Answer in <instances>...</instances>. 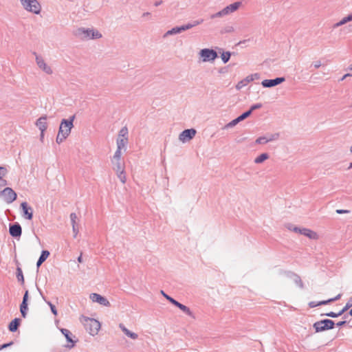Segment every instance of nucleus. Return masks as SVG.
<instances>
[{
  "instance_id": "nucleus-1",
  "label": "nucleus",
  "mask_w": 352,
  "mask_h": 352,
  "mask_svg": "<svg viewBox=\"0 0 352 352\" xmlns=\"http://www.w3.org/2000/svg\"><path fill=\"white\" fill-rule=\"evenodd\" d=\"M22 8L27 12L34 14H39L41 6L38 0H18Z\"/></svg>"
},
{
  "instance_id": "nucleus-2",
  "label": "nucleus",
  "mask_w": 352,
  "mask_h": 352,
  "mask_svg": "<svg viewBox=\"0 0 352 352\" xmlns=\"http://www.w3.org/2000/svg\"><path fill=\"white\" fill-rule=\"evenodd\" d=\"M87 331L91 336L98 334L100 329V323L96 319L85 317L82 321Z\"/></svg>"
},
{
  "instance_id": "nucleus-3",
  "label": "nucleus",
  "mask_w": 352,
  "mask_h": 352,
  "mask_svg": "<svg viewBox=\"0 0 352 352\" xmlns=\"http://www.w3.org/2000/svg\"><path fill=\"white\" fill-rule=\"evenodd\" d=\"M76 35L82 39H94L102 37V34L93 29L78 28L76 30Z\"/></svg>"
},
{
  "instance_id": "nucleus-4",
  "label": "nucleus",
  "mask_w": 352,
  "mask_h": 352,
  "mask_svg": "<svg viewBox=\"0 0 352 352\" xmlns=\"http://www.w3.org/2000/svg\"><path fill=\"white\" fill-rule=\"evenodd\" d=\"M75 118V115H73L69 119H63L60 122L58 131L63 133V134L69 136L74 127L73 123Z\"/></svg>"
},
{
  "instance_id": "nucleus-5",
  "label": "nucleus",
  "mask_w": 352,
  "mask_h": 352,
  "mask_svg": "<svg viewBox=\"0 0 352 352\" xmlns=\"http://www.w3.org/2000/svg\"><path fill=\"white\" fill-rule=\"evenodd\" d=\"M113 168L122 184L126 182V178L124 173V163L121 160H111Z\"/></svg>"
},
{
  "instance_id": "nucleus-6",
  "label": "nucleus",
  "mask_w": 352,
  "mask_h": 352,
  "mask_svg": "<svg viewBox=\"0 0 352 352\" xmlns=\"http://www.w3.org/2000/svg\"><path fill=\"white\" fill-rule=\"evenodd\" d=\"M202 62H213L217 58V53L212 49L204 48L199 52Z\"/></svg>"
},
{
  "instance_id": "nucleus-7",
  "label": "nucleus",
  "mask_w": 352,
  "mask_h": 352,
  "mask_svg": "<svg viewBox=\"0 0 352 352\" xmlns=\"http://www.w3.org/2000/svg\"><path fill=\"white\" fill-rule=\"evenodd\" d=\"M334 322L329 319H324L314 324V327L316 332L323 331L331 329L334 327Z\"/></svg>"
},
{
  "instance_id": "nucleus-8",
  "label": "nucleus",
  "mask_w": 352,
  "mask_h": 352,
  "mask_svg": "<svg viewBox=\"0 0 352 352\" xmlns=\"http://www.w3.org/2000/svg\"><path fill=\"white\" fill-rule=\"evenodd\" d=\"M1 197L8 204H11L16 199V192L9 187H6L0 192Z\"/></svg>"
},
{
  "instance_id": "nucleus-9",
  "label": "nucleus",
  "mask_w": 352,
  "mask_h": 352,
  "mask_svg": "<svg viewBox=\"0 0 352 352\" xmlns=\"http://www.w3.org/2000/svg\"><path fill=\"white\" fill-rule=\"evenodd\" d=\"M35 60L38 68L41 69L43 72H45L46 74L51 75L53 74V70L52 67L46 63L43 57L36 55Z\"/></svg>"
},
{
  "instance_id": "nucleus-10",
  "label": "nucleus",
  "mask_w": 352,
  "mask_h": 352,
  "mask_svg": "<svg viewBox=\"0 0 352 352\" xmlns=\"http://www.w3.org/2000/svg\"><path fill=\"white\" fill-rule=\"evenodd\" d=\"M279 138V133H270L265 136L259 137L256 140V143L258 144H265L270 142L276 141Z\"/></svg>"
},
{
  "instance_id": "nucleus-11",
  "label": "nucleus",
  "mask_w": 352,
  "mask_h": 352,
  "mask_svg": "<svg viewBox=\"0 0 352 352\" xmlns=\"http://www.w3.org/2000/svg\"><path fill=\"white\" fill-rule=\"evenodd\" d=\"M285 81V78L284 77H278V78H276L274 79L263 80L261 82V85L263 87L270 88V87H275Z\"/></svg>"
},
{
  "instance_id": "nucleus-12",
  "label": "nucleus",
  "mask_w": 352,
  "mask_h": 352,
  "mask_svg": "<svg viewBox=\"0 0 352 352\" xmlns=\"http://www.w3.org/2000/svg\"><path fill=\"white\" fill-rule=\"evenodd\" d=\"M196 134V130L194 129H185L183 131L179 136L180 141L186 142L194 138Z\"/></svg>"
},
{
  "instance_id": "nucleus-13",
  "label": "nucleus",
  "mask_w": 352,
  "mask_h": 352,
  "mask_svg": "<svg viewBox=\"0 0 352 352\" xmlns=\"http://www.w3.org/2000/svg\"><path fill=\"white\" fill-rule=\"evenodd\" d=\"M89 298L94 302H98V304L105 306V307L110 306L109 301L106 298L102 296L101 295H100L98 294H96V293L91 294Z\"/></svg>"
},
{
  "instance_id": "nucleus-14",
  "label": "nucleus",
  "mask_w": 352,
  "mask_h": 352,
  "mask_svg": "<svg viewBox=\"0 0 352 352\" xmlns=\"http://www.w3.org/2000/svg\"><path fill=\"white\" fill-rule=\"evenodd\" d=\"M21 208L23 211V217L28 220L32 219L33 217V209L29 206L27 202H22L21 204Z\"/></svg>"
},
{
  "instance_id": "nucleus-15",
  "label": "nucleus",
  "mask_w": 352,
  "mask_h": 352,
  "mask_svg": "<svg viewBox=\"0 0 352 352\" xmlns=\"http://www.w3.org/2000/svg\"><path fill=\"white\" fill-rule=\"evenodd\" d=\"M9 232L13 237H20L22 234V229L19 223H15L10 225Z\"/></svg>"
},
{
  "instance_id": "nucleus-16",
  "label": "nucleus",
  "mask_w": 352,
  "mask_h": 352,
  "mask_svg": "<svg viewBox=\"0 0 352 352\" xmlns=\"http://www.w3.org/2000/svg\"><path fill=\"white\" fill-rule=\"evenodd\" d=\"M241 5H242V3L241 1H236L232 4L227 6L226 7H225L223 8L226 15H228L231 13L234 12L240 8V6Z\"/></svg>"
},
{
  "instance_id": "nucleus-17",
  "label": "nucleus",
  "mask_w": 352,
  "mask_h": 352,
  "mask_svg": "<svg viewBox=\"0 0 352 352\" xmlns=\"http://www.w3.org/2000/svg\"><path fill=\"white\" fill-rule=\"evenodd\" d=\"M41 132H45L47 128V116L40 117L35 123Z\"/></svg>"
},
{
  "instance_id": "nucleus-18",
  "label": "nucleus",
  "mask_w": 352,
  "mask_h": 352,
  "mask_svg": "<svg viewBox=\"0 0 352 352\" xmlns=\"http://www.w3.org/2000/svg\"><path fill=\"white\" fill-rule=\"evenodd\" d=\"M300 234L305 235L311 239H318V235L316 232L307 228H301V230H300Z\"/></svg>"
},
{
  "instance_id": "nucleus-19",
  "label": "nucleus",
  "mask_w": 352,
  "mask_h": 352,
  "mask_svg": "<svg viewBox=\"0 0 352 352\" xmlns=\"http://www.w3.org/2000/svg\"><path fill=\"white\" fill-rule=\"evenodd\" d=\"M286 274H287V277H289L293 280V281L294 282V283L296 285L299 286L300 288L303 287V284H302V280L299 276H298L297 274H295L294 273H291V272L286 273Z\"/></svg>"
},
{
  "instance_id": "nucleus-20",
  "label": "nucleus",
  "mask_w": 352,
  "mask_h": 352,
  "mask_svg": "<svg viewBox=\"0 0 352 352\" xmlns=\"http://www.w3.org/2000/svg\"><path fill=\"white\" fill-rule=\"evenodd\" d=\"M119 327L126 336L131 338V339L136 340L138 338V335L137 333L129 331L123 324H120Z\"/></svg>"
},
{
  "instance_id": "nucleus-21",
  "label": "nucleus",
  "mask_w": 352,
  "mask_h": 352,
  "mask_svg": "<svg viewBox=\"0 0 352 352\" xmlns=\"http://www.w3.org/2000/svg\"><path fill=\"white\" fill-rule=\"evenodd\" d=\"M60 331L65 336V338L67 339V342H71V345H68L67 346L69 348H72L74 346V341L72 340V333L71 331L67 329H61Z\"/></svg>"
},
{
  "instance_id": "nucleus-22",
  "label": "nucleus",
  "mask_w": 352,
  "mask_h": 352,
  "mask_svg": "<svg viewBox=\"0 0 352 352\" xmlns=\"http://www.w3.org/2000/svg\"><path fill=\"white\" fill-rule=\"evenodd\" d=\"M76 219H77V215L76 213H72L70 214V219L72 221V230H73L74 238H76L77 236L78 233V228H77L76 222Z\"/></svg>"
},
{
  "instance_id": "nucleus-23",
  "label": "nucleus",
  "mask_w": 352,
  "mask_h": 352,
  "mask_svg": "<svg viewBox=\"0 0 352 352\" xmlns=\"http://www.w3.org/2000/svg\"><path fill=\"white\" fill-rule=\"evenodd\" d=\"M182 29L181 26H176L173 28L172 29L168 30L163 36L164 38H166L169 36L180 34L182 32Z\"/></svg>"
},
{
  "instance_id": "nucleus-24",
  "label": "nucleus",
  "mask_w": 352,
  "mask_h": 352,
  "mask_svg": "<svg viewBox=\"0 0 352 352\" xmlns=\"http://www.w3.org/2000/svg\"><path fill=\"white\" fill-rule=\"evenodd\" d=\"M341 294H338L337 295L335 298H330L327 300H323V301H320L319 302L318 304H315L314 302H311L309 303V305L311 307H314L317 305H327L329 302H331L333 301H335V300H339L340 298H341Z\"/></svg>"
},
{
  "instance_id": "nucleus-25",
  "label": "nucleus",
  "mask_w": 352,
  "mask_h": 352,
  "mask_svg": "<svg viewBox=\"0 0 352 352\" xmlns=\"http://www.w3.org/2000/svg\"><path fill=\"white\" fill-rule=\"evenodd\" d=\"M129 131L128 129L126 126L122 127L118 133V136L117 140H129Z\"/></svg>"
},
{
  "instance_id": "nucleus-26",
  "label": "nucleus",
  "mask_w": 352,
  "mask_h": 352,
  "mask_svg": "<svg viewBox=\"0 0 352 352\" xmlns=\"http://www.w3.org/2000/svg\"><path fill=\"white\" fill-rule=\"evenodd\" d=\"M50 255V252L47 250H43L36 263L37 267H39L41 265L47 258Z\"/></svg>"
},
{
  "instance_id": "nucleus-27",
  "label": "nucleus",
  "mask_w": 352,
  "mask_h": 352,
  "mask_svg": "<svg viewBox=\"0 0 352 352\" xmlns=\"http://www.w3.org/2000/svg\"><path fill=\"white\" fill-rule=\"evenodd\" d=\"M20 319L15 318L10 323L8 329L11 332H14L18 329Z\"/></svg>"
},
{
  "instance_id": "nucleus-28",
  "label": "nucleus",
  "mask_w": 352,
  "mask_h": 352,
  "mask_svg": "<svg viewBox=\"0 0 352 352\" xmlns=\"http://www.w3.org/2000/svg\"><path fill=\"white\" fill-rule=\"evenodd\" d=\"M177 307H178L179 309H180L183 312H184L185 314H186L188 316H191L192 317L193 315H192V312L190 311V309L186 307V305L180 303V302H177V305H175Z\"/></svg>"
},
{
  "instance_id": "nucleus-29",
  "label": "nucleus",
  "mask_w": 352,
  "mask_h": 352,
  "mask_svg": "<svg viewBox=\"0 0 352 352\" xmlns=\"http://www.w3.org/2000/svg\"><path fill=\"white\" fill-rule=\"evenodd\" d=\"M250 82H251V81L250 79L249 78V76H248L244 79L241 80L237 83V85H236V89L237 90H240Z\"/></svg>"
},
{
  "instance_id": "nucleus-30",
  "label": "nucleus",
  "mask_w": 352,
  "mask_h": 352,
  "mask_svg": "<svg viewBox=\"0 0 352 352\" xmlns=\"http://www.w3.org/2000/svg\"><path fill=\"white\" fill-rule=\"evenodd\" d=\"M269 158V155L266 153H262L254 159L255 164H261Z\"/></svg>"
},
{
  "instance_id": "nucleus-31",
  "label": "nucleus",
  "mask_w": 352,
  "mask_h": 352,
  "mask_svg": "<svg viewBox=\"0 0 352 352\" xmlns=\"http://www.w3.org/2000/svg\"><path fill=\"white\" fill-rule=\"evenodd\" d=\"M129 140H117L116 144L117 148L125 151L126 149V145L128 144Z\"/></svg>"
},
{
  "instance_id": "nucleus-32",
  "label": "nucleus",
  "mask_w": 352,
  "mask_h": 352,
  "mask_svg": "<svg viewBox=\"0 0 352 352\" xmlns=\"http://www.w3.org/2000/svg\"><path fill=\"white\" fill-rule=\"evenodd\" d=\"M28 309V302H21V304L20 305V311L21 313V316L23 318L26 317Z\"/></svg>"
},
{
  "instance_id": "nucleus-33",
  "label": "nucleus",
  "mask_w": 352,
  "mask_h": 352,
  "mask_svg": "<svg viewBox=\"0 0 352 352\" xmlns=\"http://www.w3.org/2000/svg\"><path fill=\"white\" fill-rule=\"evenodd\" d=\"M235 32V28L232 25H226L221 31V34H231Z\"/></svg>"
},
{
  "instance_id": "nucleus-34",
  "label": "nucleus",
  "mask_w": 352,
  "mask_h": 352,
  "mask_svg": "<svg viewBox=\"0 0 352 352\" xmlns=\"http://www.w3.org/2000/svg\"><path fill=\"white\" fill-rule=\"evenodd\" d=\"M68 136L63 134V133L60 132L58 131V134H57V136H56V143L58 144H60L62 143Z\"/></svg>"
},
{
  "instance_id": "nucleus-35",
  "label": "nucleus",
  "mask_w": 352,
  "mask_h": 352,
  "mask_svg": "<svg viewBox=\"0 0 352 352\" xmlns=\"http://www.w3.org/2000/svg\"><path fill=\"white\" fill-rule=\"evenodd\" d=\"M239 122H240V121L239 120V119L236 118V119L232 120L231 122H230L229 123H228L227 124H226L223 127L224 129H230V128H232V127H234V126H236Z\"/></svg>"
},
{
  "instance_id": "nucleus-36",
  "label": "nucleus",
  "mask_w": 352,
  "mask_h": 352,
  "mask_svg": "<svg viewBox=\"0 0 352 352\" xmlns=\"http://www.w3.org/2000/svg\"><path fill=\"white\" fill-rule=\"evenodd\" d=\"M230 56H231V54L230 52H223L221 56L222 61L224 63H226L227 62H228V60L230 58Z\"/></svg>"
},
{
  "instance_id": "nucleus-37",
  "label": "nucleus",
  "mask_w": 352,
  "mask_h": 352,
  "mask_svg": "<svg viewBox=\"0 0 352 352\" xmlns=\"http://www.w3.org/2000/svg\"><path fill=\"white\" fill-rule=\"evenodd\" d=\"M8 170L6 166H0V180H1L8 174Z\"/></svg>"
},
{
  "instance_id": "nucleus-38",
  "label": "nucleus",
  "mask_w": 352,
  "mask_h": 352,
  "mask_svg": "<svg viewBox=\"0 0 352 352\" xmlns=\"http://www.w3.org/2000/svg\"><path fill=\"white\" fill-rule=\"evenodd\" d=\"M161 293L173 305H174L175 306L177 305V303L178 302V301H177L176 300H175L174 298H173L172 297L169 296L168 295H167L166 294H165L164 292V291H161Z\"/></svg>"
},
{
  "instance_id": "nucleus-39",
  "label": "nucleus",
  "mask_w": 352,
  "mask_h": 352,
  "mask_svg": "<svg viewBox=\"0 0 352 352\" xmlns=\"http://www.w3.org/2000/svg\"><path fill=\"white\" fill-rule=\"evenodd\" d=\"M16 278L19 281H21L22 283H23V281H24L23 275L22 270L20 267H18L16 269Z\"/></svg>"
},
{
  "instance_id": "nucleus-40",
  "label": "nucleus",
  "mask_w": 352,
  "mask_h": 352,
  "mask_svg": "<svg viewBox=\"0 0 352 352\" xmlns=\"http://www.w3.org/2000/svg\"><path fill=\"white\" fill-rule=\"evenodd\" d=\"M122 150L117 148L111 160H121Z\"/></svg>"
},
{
  "instance_id": "nucleus-41",
  "label": "nucleus",
  "mask_w": 352,
  "mask_h": 352,
  "mask_svg": "<svg viewBox=\"0 0 352 352\" xmlns=\"http://www.w3.org/2000/svg\"><path fill=\"white\" fill-rule=\"evenodd\" d=\"M226 16L225 12H224V10L223 9H222L221 10L216 12L215 14H213L210 16V18L211 19H214V18H217V17H222V16Z\"/></svg>"
},
{
  "instance_id": "nucleus-42",
  "label": "nucleus",
  "mask_w": 352,
  "mask_h": 352,
  "mask_svg": "<svg viewBox=\"0 0 352 352\" xmlns=\"http://www.w3.org/2000/svg\"><path fill=\"white\" fill-rule=\"evenodd\" d=\"M250 115H251V111H248L244 112L243 113H242L237 118L241 122V121L245 120V118H247L248 117H249Z\"/></svg>"
},
{
  "instance_id": "nucleus-43",
  "label": "nucleus",
  "mask_w": 352,
  "mask_h": 352,
  "mask_svg": "<svg viewBox=\"0 0 352 352\" xmlns=\"http://www.w3.org/2000/svg\"><path fill=\"white\" fill-rule=\"evenodd\" d=\"M248 76L251 82L261 78V75L258 73H254L249 75Z\"/></svg>"
},
{
  "instance_id": "nucleus-44",
  "label": "nucleus",
  "mask_w": 352,
  "mask_h": 352,
  "mask_svg": "<svg viewBox=\"0 0 352 352\" xmlns=\"http://www.w3.org/2000/svg\"><path fill=\"white\" fill-rule=\"evenodd\" d=\"M181 27H182V29L183 32L194 28L193 25L192 24V23H188L186 24H184V25H182Z\"/></svg>"
},
{
  "instance_id": "nucleus-45",
  "label": "nucleus",
  "mask_w": 352,
  "mask_h": 352,
  "mask_svg": "<svg viewBox=\"0 0 352 352\" xmlns=\"http://www.w3.org/2000/svg\"><path fill=\"white\" fill-rule=\"evenodd\" d=\"M287 228L289 230H292V231H294V232H298V233H300V230H301V228H298V227H296V226H293V225H288V226H287Z\"/></svg>"
},
{
  "instance_id": "nucleus-46",
  "label": "nucleus",
  "mask_w": 352,
  "mask_h": 352,
  "mask_svg": "<svg viewBox=\"0 0 352 352\" xmlns=\"http://www.w3.org/2000/svg\"><path fill=\"white\" fill-rule=\"evenodd\" d=\"M342 19L344 21V24L347 23L348 22L352 21V13L343 17Z\"/></svg>"
},
{
  "instance_id": "nucleus-47",
  "label": "nucleus",
  "mask_w": 352,
  "mask_h": 352,
  "mask_svg": "<svg viewBox=\"0 0 352 352\" xmlns=\"http://www.w3.org/2000/svg\"><path fill=\"white\" fill-rule=\"evenodd\" d=\"M261 107H262V104L257 103V104H253L252 106H251L249 111H251V113H252L253 111L261 108Z\"/></svg>"
},
{
  "instance_id": "nucleus-48",
  "label": "nucleus",
  "mask_w": 352,
  "mask_h": 352,
  "mask_svg": "<svg viewBox=\"0 0 352 352\" xmlns=\"http://www.w3.org/2000/svg\"><path fill=\"white\" fill-rule=\"evenodd\" d=\"M312 65L315 69H318L322 65V63L320 60H317L313 62Z\"/></svg>"
},
{
  "instance_id": "nucleus-49",
  "label": "nucleus",
  "mask_w": 352,
  "mask_h": 352,
  "mask_svg": "<svg viewBox=\"0 0 352 352\" xmlns=\"http://www.w3.org/2000/svg\"><path fill=\"white\" fill-rule=\"evenodd\" d=\"M47 304L50 307L52 312L56 316L57 315V310L54 305H52L50 302H47Z\"/></svg>"
},
{
  "instance_id": "nucleus-50",
  "label": "nucleus",
  "mask_w": 352,
  "mask_h": 352,
  "mask_svg": "<svg viewBox=\"0 0 352 352\" xmlns=\"http://www.w3.org/2000/svg\"><path fill=\"white\" fill-rule=\"evenodd\" d=\"M325 315H326L327 316L331 317V318H336V317H338V316H340V315L339 314V313L336 314V313H334V312H332V311H331V312H329V313H327V314H326Z\"/></svg>"
},
{
  "instance_id": "nucleus-51",
  "label": "nucleus",
  "mask_w": 352,
  "mask_h": 352,
  "mask_svg": "<svg viewBox=\"0 0 352 352\" xmlns=\"http://www.w3.org/2000/svg\"><path fill=\"white\" fill-rule=\"evenodd\" d=\"M203 21H204V19H199V20L194 21H192L191 23L193 25V27H195V26L199 25L201 23H202Z\"/></svg>"
},
{
  "instance_id": "nucleus-52",
  "label": "nucleus",
  "mask_w": 352,
  "mask_h": 352,
  "mask_svg": "<svg viewBox=\"0 0 352 352\" xmlns=\"http://www.w3.org/2000/svg\"><path fill=\"white\" fill-rule=\"evenodd\" d=\"M344 25V21H342V19H341L339 22H338V23H335V24L333 25V28H338V27H340V26H342V25Z\"/></svg>"
},
{
  "instance_id": "nucleus-53",
  "label": "nucleus",
  "mask_w": 352,
  "mask_h": 352,
  "mask_svg": "<svg viewBox=\"0 0 352 352\" xmlns=\"http://www.w3.org/2000/svg\"><path fill=\"white\" fill-rule=\"evenodd\" d=\"M344 25V21H342V19H341L339 22H338V23H335V24L333 25V28H338V27H340V26H342V25Z\"/></svg>"
},
{
  "instance_id": "nucleus-54",
  "label": "nucleus",
  "mask_w": 352,
  "mask_h": 352,
  "mask_svg": "<svg viewBox=\"0 0 352 352\" xmlns=\"http://www.w3.org/2000/svg\"><path fill=\"white\" fill-rule=\"evenodd\" d=\"M349 212L350 211L348 210H342V209L336 210V213L340 214H347V213H349Z\"/></svg>"
},
{
  "instance_id": "nucleus-55",
  "label": "nucleus",
  "mask_w": 352,
  "mask_h": 352,
  "mask_svg": "<svg viewBox=\"0 0 352 352\" xmlns=\"http://www.w3.org/2000/svg\"><path fill=\"white\" fill-rule=\"evenodd\" d=\"M28 291H26L24 294L22 302H28Z\"/></svg>"
},
{
  "instance_id": "nucleus-56",
  "label": "nucleus",
  "mask_w": 352,
  "mask_h": 352,
  "mask_svg": "<svg viewBox=\"0 0 352 352\" xmlns=\"http://www.w3.org/2000/svg\"><path fill=\"white\" fill-rule=\"evenodd\" d=\"M12 344V342H11L10 343L3 344L2 345H0V350H2L3 349H5V348H7V347L11 346Z\"/></svg>"
},
{
  "instance_id": "nucleus-57",
  "label": "nucleus",
  "mask_w": 352,
  "mask_h": 352,
  "mask_svg": "<svg viewBox=\"0 0 352 352\" xmlns=\"http://www.w3.org/2000/svg\"><path fill=\"white\" fill-rule=\"evenodd\" d=\"M350 307H348L346 305L345 307L339 312V314L341 316L344 311L348 310Z\"/></svg>"
},
{
  "instance_id": "nucleus-58",
  "label": "nucleus",
  "mask_w": 352,
  "mask_h": 352,
  "mask_svg": "<svg viewBox=\"0 0 352 352\" xmlns=\"http://www.w3.org/2000/svg\"><path fill=\"white\" fill-rule=\"evenodd\" d=\"M346 305L348 307H352V297H351L348 302H346Z\"/></svg>"
},
{
  "instance_id": "nucleus-59",
  "label": "nucleus",
  "mask_w": 352,
  "mask_h": 352,
  "mask_svg": "<svg viewBox=\"0 0 352 352\" xmlns=\"http://www.w3.org/2000/svg\"><path fill=\"white\" fill-rule=\"evenodd\" d=\"M350 76H352V74H350V73H348V74H344L342 78L340 79L341 80H344L345 78H346L347 77H350Z\"/></svg>"
},
{
  "instance_id": "nucleus-60",
  "label": "nucleus",
  "mask_w": 352,
  "mask_h": 352,
  "mask_svg": "<svg viewBox=\"0 0 352 352\" xmlns=\"http://www.w3.org/2000/svg\"><path fill=\"white\" fill-rule=\"evenodd\" d=\"M346 323V321H340V322H338L336 324L338 327H341V326L344 325Z\"/></svg>"
},
{
  "instance_id": "nucleus-61",
  "label": "nucleus",
  "mask_w": 352,
  "mask_h": 352,
  "mask_svg": "<svg viewBox=\"0 0 352 352\" xmlns=\"http://www.w3.org/2000/svg\"><path fill=\"white\" fill-rule=\"evenodd\" d=\"M44 133H45V132H41V135H40V140H41V142H43V139H44Z\"/></svg>"
},
{
  "instance_id": "nucleus-62",
  "label": "nucleus",
  "mask_w": 352,
  "mask_h": 352,
  "mask_svg": "<svg viewBox=\"0 0 352 352\" xmlns=\"http://www.w3.org/2000/svg\"><path fill=\"white\" fill-rule=\"evenodd\" d=\"M162 3V1H156L155 3V6H159L160 5H161Z\"/></svg>"
},
{
  "instance_id": "nucleus-63",
  "label": "nucleus",
  "mask_w": 352,
  "mask_h": 352,
  "mask_svg": "<svg viewBox=\"0 0 352 352\" xmlns=\"http://www.w3.org/2000/svg\"><path fill=\"white\" fill-rule=\"evenodd\" d=\"M0 182H1V185H6L7 184V182L5 179H2L1 180H0Z\"/></svg>"
},
{
  "instance_id": "nucleus-64",
  "label": "nucleus",
  "mask_w": 352,
  "mask_h": 352,
  "mask_svg": "<svg viewBox=\"0 0 352 352\" xmlns=\"http://www.w3.org/2000/svg\"><path fill=\"white\" fill-rule=\"evenodd\" d=\"M346 70L352 71V64H351L346 69Z\"/></svg>"
}]
</instances>
